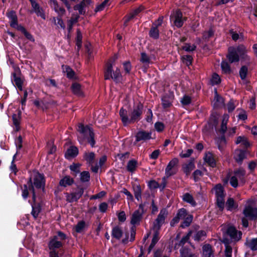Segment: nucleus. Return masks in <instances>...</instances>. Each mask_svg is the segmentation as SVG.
<instances>
[{"label":"nucleus","mask_w":257,"mask_h":257,"mask_svg":"<svg viewBox=\"0 0 257 257\" xmlns=\"http://www.w3.org/2000/svg\"><path fill=\"white\" fill-rule=\"evenodd\" d=\"M32 184L33 186L38 189H42L44 191L46 186V178L43 173L37 171L32 178Z\"/></svg>","instance_id":"nucleus-10"},{"label":"nucleus","mask_w":257,"mask_h":257,"mask_svg":"<svg viewBox=\"0 0 257 257\" xmlns=\"http://www.w3.org/2000/svg\"><path fill=\"white\" fill-rule=\"evenodd\" d=\"M180 102L182 106L184 107L186 106L190 105L192 102L191 97L186 94H185L182 98H181Z\"/></svg>","instance_id":"nucleus-50"},{"label":"nucleus","mask_w":257,"mask_h":257,"mask_svg":"<svg viewBox=\"0 0 257 257\" xmlns=\"http://www.w3.org/2000/svg\"><path fill=\"white\" fill-rule=\"evenodd\" d=\"M22 196L24 200H26L31 192L32 194V201L29 200V203L31 204H37L36 202L37 195L35 188L32 184V177L31 176L27 181V184L21 186Z\"/></svg>","instance_id":"nucleus-5"},{"label":"nucleus","mask_w":257,"mask_h":257,"mask_svg":"<svg viewBox=\"0 0 257 257\" xmlns=\"http://www.w3.org/2000/svg\"><path fill=\"white\" fill-rule=\"evenodd\" d=\"M71 90L72 93L77 96H82L83 95L81 90V85L77 82H74L71 86Z\"/></svg>","instance_id":"nucleus-29"},{"label":"nucleus","mask_w":257,"mask_h":257,"mask_svg":"<svg viewBox=\"0 0 257 257\" xmlns=\"http://www.w3.org/2000/svg\"><path fill=\"white\" fill-rule=\"evenodd\" d=\"M66 73L67 77L69 79H75V71L68 65L65 66Z\"/></svg>","instance_id":"nucleus-47"},{"label":"nucleus","mask_w":257,"mask_h":257,"mask_svg":"<svg viewBox=\"0 0 257 257\" xmlns=\"http://www.w3.org/2000/svg\"><path fill=\"white\" fill-rule=\"evenodd\" d=\"M204 160L210 167L212 168L216 167V163L213 157V154L211 153L208 152L207 154H206L204 157Z\"/></svg>","instance_id":"nucleus-28"},{"label":"nucleus","mask_w":257,"mask_h":257,"mask_svg":"<svg viewBox=\"0 0 257 257\" xmlns=\"http://www.w3.org/2000/svg\"><path fill=\"white\" fill-rule=\"evenodd\" d=\"M248 68L246 66H242L239 70V74L241 80H244L247 76Z\"/></svg>","instance_id":"nucleus-52"},{"label":"nucleus","mask_w":257,"mask_h":257,"mask_svg":"<svg viewBox=\"0 0 257 257\" xmlns=\"http://www.w3.org/2000/svg\"><path fill=\"white\" fill-rule=\"evenodd\" d=\"M243 50L241 44H239L236 47L230 46L228 47L226 58L229 63H233L239 62L240 60L239 53H242Z\"/></svg>","instance_id":"nucleus-8"},{"label":"nucleus","mask_w":257,"mask_h":257,"mask_svg":"<svg viewBox=\"0 0 257 257\" xmlns=\"http://www.w3.org/2000/svg\"><path fill=\"white\" fill-rule=\"evenodd\" d=\"M236 144H241V145L245 148H248L250 145L247 139L244 136H239L237 138L235 142Z\"/></svg>","instance_id":"nucleus-42"},{"label":"nucleus","mask_w":257,"mask_h":257,"mask_svg":"<svg viewBox=\"0 0 257 257\" xmlns=\"http://www.w3.org/2000/svg\"><path fill=\"white\" fill-rule=\"evenodd\" d=\"M181 49L187 52H190L196 49V46L195 44L191 45L190 43H185V45L182 46Z\"/></svg>","instance_id":"nucleus-55"},{"label":"nucleus","mask_w":257,"mask_h":257,"mask_svg":"<svg viewBox=\"0 0 257 257\" xmlns=\"http://www.w3.org/2000/svg\"><path fill=\"white\" fill-rule=\"evenodd\" d=\"M6 16L11 21L10 26L18 30V27L20 25L18 24V17L16 12L14 10H11L7 12Z\"/></svg>","instance_id":"nucleus-22"},{"label":"nucleus","mask_w":257,"mask_h":257,"mask_svg":"<svg viewBox=\"0 0 257 257\" xmlns=\"http://www.w3.org/2000/svg\"><path fill=\"white\" fill-rule=\"evenodd\" d=\"M171 20L173 21L175 26L180 28L183 26L184 22L186 21L187 18L185 17L183 18L182 12L180 10H177L174 15L171 16Z\"/></svg>","instance_id":"nucleus-12"},{"label":"nucleus","mask_w":257,"mask_h":257,"mask_svg":"<svg viewBox=\"0 0 257 257\" xmlns=\"http://www.w3.org/2000/svg\"><path fill=\"white\" fill-rule=\"evenodd\" d=\"M163 17H159L158 19L155 20L152 25V26L149 32V37L154 39L158 40L160 37V31L159 28L161 27L163 22Z\"/></svg>","instance_id":"nucleus-9"},{"label":"nucleus","mask_w":257,"mask_h":257,"mask_svg":"<svg viewBox=\"0 0 257 257\" xmlns=\"http://www.w3.org/2000/svg\"><path fill=\"white\" fill-rule=\"evenodd\" d=\"M179 163V159L177 158H174L172 159L167 165L165 168V175L167 178H169L176 174V171L172 170L173 168L177 166Z\"/></svg>","instance_id":"nucleus-16"},{"label":"nucleus","mask_w":257,"mask_h":257,"mask_svg":"<svg viewBox=\"0 0 257 257\" xmlns=\"http://www.w3.org/2000/svg\"><path fill=\"white\" fill-rule=\"evenodd\" d=\"M214 31L212 28H210L207 32L203 34L202 39L205 41L208 42L209 39L214 36Z\"/></svg>","instance_id":"nucleus-51"},{"label":"nucleus","mask_w":257,"mask_h":257,"mask_svg":"<svg viewBox=\"0 0 257 257\" xmlns=\"http://www.w3.org/2000/svg\"><path fill=\"white\" fill-rule=\"evenodd\" d=\"M226 234L235 241H239L241 238L242 234L241 231L237 230L233 226H230L227 228Z\"/></svg>","instance_id":"nucleus-15"},{"label":"nucleus","mask_w":257,"mask_h":257,"mask_svg":"<svg viewBox=\"0 0 257 257\" xmlns=\"http://www.w3.org/2000/svg\"><path fill=\"white\" fill-rule=\"evenodd\" d=\"M213 190L215 191L216 205L219 210L222 211L224 208V198L226 196L224 188L221 184L218 183L214 186Z\"/></svg>","instance_id":"nucleus-7"},{"label":"nucleus","mask_w":257,"mask_h":257,"mask_svg":"<svg viewBox=\"0 0 257 257\" xmlns=\"http://www.w3.org/2000/svg\"><path fill=\"white\" fill-rule=\"evenodd\" d=\"M203 255L204 257H211L213 254L212 246L209 244H206L203 245Z\"/></svg>","instance_id":"nucleus-39"},{"label":"nucleus","mask_w":257,"mask_h":257,"mask_svg":"<svg viewBox=\"0 0 257 257\" xmlns=\"http://www.w3.org/2000/svg\"><path fill=\"white\" fill-rule=\"evenodd\" d=\"M135 138V142H146L152 139V132L140 130L136 133Z\"/></svg>","instance_id":"nucleus-17"},{"label":"nucleus","mask_w":257,"mask_h":257,"mask_svg":"<svg viewBox=\"0 0 257 257\" xmlns=\"http://www.w3.org/2000/svg\"><path fill=\"white\" fill-rule=\"evenodd\" d=\"M19 73H21V71L18 68L14 72L12 73V76L13 77L12 81L15 82L16 85L19 90H22L23 81L19 76H17V74Z\"/></svg>","instance_id":"nucleus-25"},{"label":"nucleus","mask_w":257,"mask_h":257,"mask_svg":"<svg viewBox=\"0 0 257 257\" xmlns=\"http://www.w3.org/2000/svg\"><path fill=\"white\" fill-rule=\"evenodd\" d=\"M74 183V180L70 176L66 175L60 179L59 182V185L57 186V189L59 191H61L62 190L60 187L66 188L68 186H70Z\"/></svg>","instance_id":"nucleus-19"},{"label":"nucleus","mask_w":257,"mask_h":257,"mask_svg":"<svg viewBox=\"0 0 257 257\" xmlns=\"http://www.w3.org/2000/svg\"><path fill=\"white\" fill-rule=\"evenodd\" d=\"M53 22L55 25H59L62 29H65L66 27L62 19L61 16H59L57 18H53Z\"/></svg>","instance_id":"nucleus-59"},{"label":"nucleus","mask_w":257,"mask_h":257,"mask_svg":"<svg viewBox=\"0 0 257 257\" xmlns=\"http://www.w3.org/2000/svg\"><path fill=\"white\" fill-rule=\"evenodd\" d=\"M181 59L182 62L187 66L192 65L193 61V58L192 56L189 55L182 56Z\"/></svg>","instance_id":"nucleus-45"},{"label":"nucleus","mask_w":257,"mask_h":257,"mask_svg":"<svg viewBox=\"0 0 257 257\" xmlns=\"http://www.w3.org/2000/svg\"><path fill=\"white\" fill-rule=\"evenodd\" d=\"M143 212H141L139 210H135L132 214L131 218V224L132 226L139 225L143 218Z\"/></svg>","instance_id":"nucleus-20"},{"label":"nucleus","mask_w":257,"mask_h":257,"mask_svg":"<svg viewBox=\"0 0 257 257\" xmlns=\"http://www.w3.org/2000/svg\"><path fill=\"white\" fill-rule=\"evenodd\" d=\"M17 30L21 32L22 33L24 34L25 37L30 41L32 42H35V40L33 36L29 32H28L26 28L22 25H19V26L18 27Z\"/></svg>","instance_id":"nucleus-33"},{"label":"nucleus","mask_w":257,"mask_h":257,"mask_svg":"<svg viewBox=\"0 0 257 257\" xmlns=\"http://www.w3.org/2000/svg\"><path fill=\"white\" fill-rule=\"evenodd\" d=\"M218 124V114L217 112L212 113L209 117L208 123L204 126V130L211 131L216 127Z\"/></svg>","instance_id":"nucleus-14"},{"label":"nucleus","mask_w":257,"mask_h":257,"mask_svg":"<svg viewBox=\"0 0 257 257\" xmlns=\"http://www.w3.org/2000/svg\"><path fill=\"white\" fill-rule=\"evenodd\" d=\"M226 207L227 210L232 211L238 208V204L235 202L232 198L229 197L226 201Z\"/></svg>","instance_id":"nucleus-35"},{"label":"nucleus","mask_w":257,"mask_h":257,"mask_svg":"<svg viewBox=\"0 0 257 257\" xmlns=\"http://www.w3.org/2000/svg\"><path fill=\"white\" fill-rule=\"evenodd\" d=\"M21 112L19 111L18 114H13L12 115V119L13 124L15 126L20 125L21 119Z\"/></svg>","instance_id":"nucleus-56"},{"label":"nucleus","mask_w":257,"mask_h":257,"mask_svg":"<svg viewBox=\"0 0 257 257\" xmlns=\"http://www.w3.org/2000/svg\"><path fill=\"white\" fill-rule=\"evenodd\" d=\"M221 68L224 74H230L232 73L230 66L228 63L225 61H222L221 63Z\"/></svg>","instance_id":"nucleus-44"},{"label":"nucleus","mask_w":257,"mask_h":257,"mask_svg":"<svg viewBox=\"0 0 257 257\" xmlns=\"http://www.w3.org/2000/svg\"><path fill=\"white\" fill-rule=\"evenodd\" d=\"M81 165L79 163H73L72 165L69 166V169L73 172H75V174H78L80 172V167Z\"/></svg>","instance_id":"nucleus-63"},{"label":"nucleus","mask_w":257,"mask_h":257,"mask_svg":"<svg viewBox=\"0 0 257 257\" xmlns=\"http://www.w3.org/2000/svg\"><path fill=\"white\" fill-rule=\"evenodd\" d=\"M168 215V211L166 208L161 209L159 214L153 223V228L154 230L159 232L162 225L165 223Z\"/></svg>","instance_id":"nucleus-11"},{"label":"nucleus","mask_w":257,"mask_h":257,"mask_svg":"<svg viewBox=\"0 0 257 257\" xmlns=\"http://www.w3.org/2000/svg\"><path fill=\"white\" fill-rule=\"evenodd\" d=\"M85 226L86 223L84 220L79 221L75 226V231L77 233H81Z\"/></svg>","instance_id":"nucleus-60"},{"label":"nucleus","mask_w":257,"mask_h":257,"mask_svg":"<svg viewBox=\"0 0 257 257\" xmlns=\"http://www.w3.org/2000/svg\"><path fill=\"white\" fill-rule=\"evenodd\" d=\"M80 181L82 183L87 182L90 181V176L88 171H84L80 173Z\"/></svg>","instance_id":"nucleus-48"},{"label":"nucleus","mask_w":257,"mask_h":257,"mask_svg":"<svg viewBox=\"0 0 257 257\" xmlns=\"http://www.w3.org/2000/svg\"><path fill=\"white\" fill-rule=\"evenodd\" d=\"M165 127L164 124L162 122L157 121L155 123V128L157 132H162L164 130Z\"/></svg>","instance_id":"nucleus-64"},{"label":"nucleus","mask_w":257,"mask_h":257,"mask_svg":"<svg viewBox=\"0 0 257 257\" xmlns=\"http://www.w3.org/2000/svg\"><path fill=\"white\" fill-rule=\"evenodd\" d=\"M241 46L243 47L244 50H243L242 53H239L240 59H241V60L249 61L250 57L248 55L246 54L247 49H246V47L243 44H241Z\"/></svg>","instance_id":"nucleus-54"},{"label":"nucleus","mask_w":257,"mask_h":257,"mask_svg":"<svg viewBox=\"0 0 257 257\" xmlns=\"http://www.w3.org/2000/svg\"><path fill=\"white\" fill-rule=\"evenodd\" d=\"M193 218V216L192 214H188L186 209L182 208L178 210L176 216L171 220L170 226L174 227L180 220L183 219L180 227L182 228H185L190 225Z\"/></svg>","instance_id":"nucleus-3"},{"label":"nucleus","mask_w":257,"mask_h":257,"mask_svg":"<svg viewBox=\"0 0 257 257\" xmlns=\"http://www.w3.org/2000/svg\"><path fill=\"white\" fill-rule=\"evenodd\" d=\"M32 208L31 214L34 218H37L41 211V206L40 203L31 204Z\"/></svg>","instance_id":"nucleus-37"},{"label":"nucleus","mask_w":257,"mask_h":257,"mask_svg":"<svg viewBox=\"0 0 257 257\" xmlns=\"http://www.w3.org/2000/svg\"><path fill=\"white\" fill-rule=\"evenodd\" d=\"M66 201L69 203L77 202V198L75 197V194L73 192L68 193H65Z\"/></svg>","instance_id":"nucleus-62"},{"label":"nucleus","mask_w":257,"mask_h":257,"mask_svg":"<svg viewBox=\"0 0 257 257\" xmlns=\"http://www.w3.org/2000/svg\"><path fill=\"white\" fill-rule=\"evenodd\" d=\"M79 18V15H76L75 18H71V19L67 22V31L69 33H71L73 25L78 22Z\"/></svg>","instance_id":"nucleus-40"},{"label":"nucleus","mask_w":257,"mask_h":257,"mask_svg":"<svg viewBox=\"0 0 257 257\" xmlns=\"http://www.w3.org/2000/svg\"><path fill=\"white\" fill-rule=\"evenodd\" d=\"M31 3L33 12L37 16L40 17L43 19H46L45 14L42 7L36 0H29Z\"/></svg>","instance_id":"nucleus-18"},{"label":"nucleus","mask_w":257,"mask_h":257,"mask_svg":"<svg viewBox=\"0 0 257 257\" xmlns=\"http://www.w3.org/2000/svg\"><path fill=\"white\" fill-rule=\"evenodd\" d=\"M140 62L143 64H149L151 63L150 57L145 52L141 53Z\"/></svg>","instance_id":"nucleus-58"},{"label":"nucleus","mask_w":257,"mask_h":257,"mask_svg":"<svg viewBox=\"0 0 257 257\" xmlns=\"http://www.w3.org/2000/svg\"><path fill=\"white\" fill-rule=\"evenodd\" d=\"M203 173L200 170H196L192 174V177L195 182H197L200 180V177L203 176Z\"/></svg>","instance_id":"nucleus-53"},{"label":"nucleus","mask_w":257,"mask_h":257,"mask_svg":"<svg viewBox=\"0 0 257 257\" xmlns=\"http://www.w3.org/2000/svg\"><path fill=\"white\" fill-rule=\"evenodd\" d=\"M137 164L138 162L136 160L134 159L130 160L128 162L126 166L127 171L131 173L134 172L137 167Z\"/></svg>","instance_id":"nucleus-41"},{"label":"nucleus","mask_w":257,"mask_h":257,"mask_svg":"<svg viewBox=\"0 0 257 257\" xmlns=\"http://www.w3.org/2000/svg\"><path fill=\"white\" fill-rule=\"evenodd\" d=\"M123 68L125 74H130L132 69V65L130 61H124L122 63Z\"/></svg>","instance_id":"nucleus-61"},{"label":"nucleus","mask_w":257,"mask_h":257,"mask_svg":"<svg viewBox=\"0 0 257 257\" xmlns=\"http://www.w3.org/2000/svg\"><path fill=\"white\" fill-rule=\"evenodd\" d=\"M229 116L227 114H224L222 116V120L221 124V127L219 129L220 134H225L227 131V124L228 121Z\"/></svg>","instance_id":"nucleus-32"},{"label":"nucleus","mask_w":257,"mask_h":257,"mask_svg":"<svg viewBox=\"0 0 257 257\" xmlns=\"http://www.w3.org/2000/svg\"><path fill=\"white\" fill-rule=\"evenodd\" d=\"M117 57L113 59L109 60L105 64L104 70V79L107 80H113L115 83L120 82L122 80V76L120 72V70L118 67H116L114 71L113 70V65Z\"/></svg>","instance_id":"nucleus-2"},{"label":"nucleus","mask_w":257,"mask_h":257,"mask_svg":"<svg viewBox=\"0 0 257 257\" xmlns=\"http://www.w3.org/2000/svg\"><path fill=\"white\" fill-rule=\"evenodd\" d=\"M63 245L62 242L58 240L57 236L52 237L48 243V246L50 250L49 257H61V253H59L57 249H60ZM65 257H72V256L70 253H67L65 255Z\"/></svg>","instance_id":"nucleus-4"},{"label":"nucleus","mask_w":257,"mask_h":257,"mask_svg":"<svg viewBox=\"0 0 257 257\" xmlns=\"http://www.w3.org/2000/svg\"><path fill=\"white\" fill-rule=\"evenodd\" d=\"M237 151L238 153H235L234 156V159L238 165H241L243 163V161L247 158L246 151L239 149Z\"/></svg>","instance_id":"nucleus-26"},{"label":"nucleus","mask_w":257,"mask_h":257,"mask_svg":"<svg viewBox=\"0 0 257 257\" xmlns=\"http://www.w3.org/2000/svg\"><path fill=\"white\" fill-rule=\"evenodd\" d=\"M206 232L203 230H200L196 232L194 236V239L195 241H200L204 239L206 236Z\"/></svg>","instance_id":"nucleus-43"},{"label":"nucleus","mask_w":257,"mask_h":257,"mask_svg":"<svg viewBox=\"0 0 257 257\" xmlns=\"http://www.w3.org/2000/svg\"><path fill=\"white\" fill-rule=\"evenodd\" d=\"M234 176L238 178L240 180L244 178L246 174V171L243 168H239L234 171Z\"/></svg>","instance_id":"nucleus-46"},{"label":"nucleus","mask_w":257,"mask_h":257,"mask_svg":"<svg viewBox=\"0 0 257 257\" xmlns=\"http://www.w3.org/2000/svg\"><path fill=\"white\" fill-rule=\"evenodd\" d=\"M210 81L212 85H218L221 83V78L218 74L214 73L212 76Z\"/></svg>","instance_id":"nucleus-57"},{"label":"nucleus","mask_w":257,"mask_h":257,"mask_svg":"<svg viewBox=\"0 0 257 257\" xmlns=\"http://www.w3.org/2000/svg\"><path fill=\"white\" fill-rule=\"evenodd\" d=\"M144 110V105L139 102L134 104L128 113L123 107H121L119 111L120 118L124 126L128 124H133L141 119Z\"/></svg>","instance_id":"nucleus-1"},{"label":"nucleus","mask_w":257,"mask_h":257,"mask_svg":"<svg viewBox=\"0 0 257 257\" xmlns=\"http://www.w3.org/2000/svg\"><path fill=\"white\" fill-rule=\"evenodd\" d=\"M243 214L250 220L257 221V208L247 205L244 207Z\"/></svg>","instance_id":"nucleus-13"},{"label":"nucleus","mask_w":257,"mask_h":257,"mask_svg":"<svg viewBox=\"0 0 257 257\" xmlns=\"http://www.w3.org/2000/svg\"><path fill=\"white\" fill-rule=\"evenodd\" d=\"M244 245L252 251L257 250V237L252 238L250 240H246Z\"/></svg>","instance_id":"nucleus-34"},{"label":"nucleus","mask_w":257,"mask_h":257,"mask_svg":"<svg viewBox=\"0 0 257 257\" xmlns=\"http://www.w3.org/2000/svg\"><path fill=\"white\" fill-rule=\"evenodd\" d=\"M159 239H160L159 232H158V231L155 230L154 234H153V238L151 241V243L150 245H149V248L148 249V254H150L151 253L152 250L156 244L158 242Z\"/></svg>","instance_id":"nucleus-31"},{"label":"nucleus","mask_w":257,"mask_h":257,"mask_svg":"<svg viewBox=\"0 0 257 257\" xmlns=\"http://www.w3.org/2000/svg\"><path fill=\"white\" fill-rule=\"evenodd\" d=\"M174 95L171 94L165 93L161 98L162 105L164 109H167L172 105Z\"/></svg>","instance_id":"nucleus-21"},{"label":"nucleus","mask_w":257,"mask_h":257,"mask_svg":"<svg viewBox=\"0 0 257 257\" xmlns=\"http://www.w3.org/2000/svg\"><path fill=\"white\" fill-rule=\"evenodd\" d=\"M221 136L218 138L217 141V144L218 149L220 151H222L223 150L224 147L226 145V140L225 136V134H221Z\"/></svg>","instance_id":"nucleus-38"},{"label":"nucleus","mask_w":257,"mask_h":257,"mask_svg":"<svg viewBox=\"0 0 257 257\" xmlns=\"http://www.w3.org/2000/svg\"><path fill=\"white\" fill-rule=\"evenodd\" d=\"M134 195L136 199L140 201L142 199V189L141 186L138 185L136 186L133 187Z\"/></svg>","instance_id":"nucleus-49"},{"label":"nucleus","mask_w":257,"mask_h":257,"mask_svg":"<svg viewBox=\"0 0 257 257\" xmlns=\"http://www.w3.org/2000/svg\"><path fill=\"white\" fill-rule=\"evenodd\" d=\"M83 159L86 161L89 165H92L94 163L95 155L94 152H85L83 155Z\"/></svg>","instance_id":"nucleus-30"},{"label":"nucleus","mask_w":257,"mask_h":257,"mask_svg":"<svg viewBox=\"0 0 257 257\" xmlns=\"http://www.w3.org/2000/svg\"><path fill=\"white\" fill-rule=\"evenodd\" d=\"M78 154V148L75 146H70L65 152L64 156L67 160H70L76 157Z\"/></svg>","instance_id":"nucleus-23"},{"label":"nucleus","mask_w":257,"mask_h":257,"mask_svg":"<svg viewBox=\"0 0 257 257\" xmlns=\"http://www.w3.org/2000/svg\"><path fill=\"white\" fill-rule=\"evenodd\" d=\"M183 200L188 203H189L193 207H195L197 205L193 196L189 193H186L183 195Z\"/></svg>","instance_id":"nucleus-36"},{"label":"nucleus","mask_w":257,"mask_h":257,"mask_svg":"<svg viewBox=\"0 0 257 257\" xmlns=\"http://www.w3.org/2000/svg\"><path fill=\"white\" fill-rule=\"evenodd\" d=\"M195 168V165L194 162V159L190 160L187 164H184L182 165V170L188 177L192 170Z\"/></svg>","instance_id":"nucleus-24"},{"label":"nucleus","mask_w":257,"mask_h":257,"mask_svg":"<svg viewBox=\"0 0 257 257\" xmlns=\"http://www.w3.org/2000/svg\"><path fill=\"white\" fill-rule=\"evenodd\" d=\"M77 131L86 138L88 143L92 148L94 147L96 143L94 139L95 134L92 127L88 125H84L82 123H79L78 125Z\"/></svg>","instance_id":"nucleus-6"},{"label":"nucleus","mask_w":257,"mask_h":257,"mask_svg":"<svg viewBox=\"0 0 257 257\" xmlns=\"http://www.w3.org/2000/svg\"><path fill=\"white\" fill-rule=\"evenodd\" d=\"M123 234V231L120 227L118 225H116L112 228L111 236L117 240H119L122 237Z\"/></svg>","instance_id":"nucleus-27"}]
</instances>
